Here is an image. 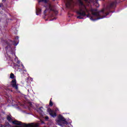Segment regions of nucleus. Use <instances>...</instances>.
I'll use <instances>...</instances> for the list:
<instances>
[{
	"label": "nucleus",
	"instance_id": "f257e3e1",
	"mask_svg": "<svg viewBox=\"0 0 127 127\" xmlns=\"http://www.w3.org/2000/svg\"><path fill=\"white\" fill-rule=\"evenodd\" d=\"M78 2L79 3V10L78 11V14L82 16L87 15V17H90L91 20H93V17H97V19H101L106 17V15H104L105 14V9H103L100 11H98L97 10L91 9L89 11L87 9L86 6L81 0H79Z\"/></svg>",
	"mask_w": 127,
	"mask_h": 127
},
{
	"label": "nucleus",
	"instance_id": "f03ea898",
	"mask_svg": "<svg viewBox=\"0 0 127 127\" xmlns=\"http://www.w3.org/2000/svg\"><path fill=\"white\" fill-rule=\"evenodd\" d=\"M12 123L14 124V125H17V126L24 127H38L39 126V124L38 123H31L30 124H22L21 122L17 121H14L12 122Z\"/></svg>",
	"mask_w": 127,
	"mask_h": 127
},
{
	"label": "nucleus",
	"instance_id": "7ed1b4c3",
	"mask_svg": "<svg viewBox=\"0 0 127 127\" xmlns=\"http://www.w3.org/2000/svg\"><path fill=\"white\" fill-rule=\"evenodd\" d=\"M42 1L43 2H45V3H48V6L47 7V9H50V10H52V6L50 3H48L49 1L48 0H39V2H41Z\"/></svg>",
	"mask_w": 127,
	"mask_h": 127
},
{
	"label": "nucleus",
	"instance_id": "20e7f679",
	"mask_svg": "<svg viewBox=\"0 0 127 127\" xmlns=\"http://www.w3.org/2000/svg\"><path fill=\"white\" fill-rule=\"evenodd\" d=\"M10 85L13 87V88H15L16 90H18V85L16 84V80L14 79H13L11 82H10Z\"/></svg>",
	"mask_w": 127,
	"mask_h": 127
},
{
	"label": "nucleus",
	"instance_id": "39448f33",
	"mask_svg": "<svg viewBox=\"0 0 127 127\" xmlns=\"http://www.w3.org/2000/svg\"><path fill=\"white\" fill-rule=\"evenodd\" d=\"M47 111L49 112L50 116H51L52 117H53V118L57 116V115L56 114V113L54 111H53L52 110H51V109H48Z\"/></svg>",
	"mask_w": 127,
	"mask_h": 127
},
{
	"label": "nucleus",
	"instance_id": "423d86ee",
	"mask_svg": "<svg viewBox=\"0 0 127 127\" xmlns=\"http://www.w3.org/2000/svg\"><path fill=\"white\" fill-rule=\"evenodd\" d=\"M73 2V0H65V5L67 7H69Z\"/></svg>",
	"mask_w": 127,
	"mask_h": 127
},
{
	"label": "nucleus",
	"instance_id": "0eeeda50",
	"mask_svg": "<svg viewBox=\"0 0 127 127\" xmlns=\"http://www.w3.org/2000/svg\"><path fill=\"white\" fill-rule=\"evenodd\" d=\"M87 5H90V3L94 4V0H84Z\"/></svg>",
	"mask_w": 127,
	"mask_h": 127
},
{
	"label": "nucleus",
	"instance_id": "6e6552de",
	"mask_svg": "<svg viewBox=\"0 0 127 127\" xmlns=\"http://www.w3.org/2000/svg\"><path fill=\"white\" fill-rule=\"evenodd\" d=\"M59 119L61 120V121H65V119H64V117H63V116H62V115H60L59 116Z\"/></svg>",
	"mask_w": 127,
	"mask_h": 127
},
{
	"label": "nucleus",
	"instance_id": "1a4fd4ad",
	"mask_svg": "<svg viewBox=\"0 0 127 127\" xmlns=\"http://www.w3.org/2000/svg\"><path fill=\"white\" fill-rule=\"evenodd\" d=\"M36 12H37V15H38V14H39V13H40V12H41V9H40V8L37 9Z\"/></svg>",
	"mask_w": 127,
	"mask_h": 127
},
{
	"label": "nucleus",
	"instance_id": "9d476101",
	"mask_svg": "<svg viewBox=\"0 0 127 127\" xmlns=\"http://www.w3.org/2000/svg\"><path fill=\"white\" fill-rule=\"evenodd\" d=\"M10 78L11 79H14V74L12 73H11L10 74Z\"/></svg>",
	"mask_w": 127,
	"mask_h": 127
},
{
	"label": "nucleus",
	"instance_id": "9b49d317",
	"mask_svg": "<svg viewBox=\"0 0 127 127\" xmlns=\"http://www.w3.org/2000/svg\"><path fill=\"white\" fill-rule=\"evenodd\" d=\"M51 100H52V99H51V100L50 101L49 105L51 107H52V106H53V102H52V101H51Z\"/></svg>",
	"mask_w": 127,
	"mask_h": 127
},
{
	"label": "nucleus",
	"instance_id": "f8f14e48",
	"mask_svg": "<svg viewBox=\"0 0 127 127\" xmlns=\"http://www.w3.org/2000/svg\"><path fill=\"white\" fill-rule=\"evenodd\" d=\"M7 120H8V121H10L11 120V118L9 116H8L7 117Z\"/></svg>",
	"mask_w": 127,
	"mask_h": 127
},
{
	"label": "nucleus",
	"instance_id": "ddd939ff",
	"mask_svg": "<svg viewBox=\"0 0 127 127\" xmlns=\"http://www.w3.org/2000/svg\"><path fill=\"white\" fill-rule=\"evenodd\" d=\"M77 18H79V19H82L83 17H82V16H77Z\"/></svg>",
	"mask_w": 127,
	"mask_h": 127
},
{
	"label": "nucleus",
	"instance_id": "4468645a",
	"mask_svg": "<svg viewBox=\"0 0 127 127\" xmlns=\"http://www.w3.org/2000/svg\"><path fill=\"white\" fill-rule=\"evenodd\" d=\"M58 111H59V109H58V108H56L55 110V112H58Z\"/></svg>",
	"mask_w": 127,
	"mask_h": 127
},
{
	"label": "nucleus",
	"instance_id": "2eb2a0df",
	"mask_svg": "<svg viewBox=\"0 0 127 127\" xmlns=\"http://www.w3.org/2000/svg\"><path fill=\"white\" fill-rule=\"evenodd\" d=\"M42 109V107H41L39 108V110H41Z\"/></svg>",
	"mask_w": 127,
	"mask_h": 127
},
{
	"label": "nucleus",
	"instance_id": "dca6fc26",
	"mask_svg": "<svg viewBox=\"0 0 127 127\" xmlns=\"http://www.w3.org/2000/svg\"><path fill=\"white\" fill-rule=\"evenodd\" d=\"M46 119H48V117H46Z\"/></svg>",
	"mask_w": 127,
	"mask_h": 127
},
{
	"label": "nucleus",
	"instance_id": "f3484780",
	"mask_svg": "<svg viewBox=\"0 0 127 127\" xmlns=\"http://www.w3.org/2000/svg\"><path fill=\"white\" fill-rule=\"evenodd\" d=\"M37 111H38V112H39V110L38 109Z\"/></svg>",
	"mask_w": 127,
	"mask_h": 127
},
{
	"label": "nucleus",
	"instance_id": "a211bd4d",
	"mask_svg": "<svg viewBox=\"0 0 127 127\" xmlns=\"http://www.w3.org/2000/svg\"><path fill=\"white\" fill-rule=\"evenodd\" d=\"M108 13H106V15H107Z\"/></svg>",
	"mask_w": 127,
	"mask_h": 127
}]
</instances>
